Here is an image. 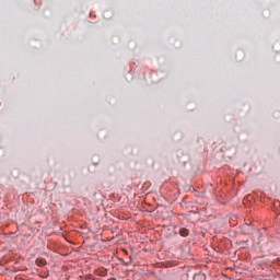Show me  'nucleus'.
<instances>
[{"label":"nucleus","instance_id":"1","mask_svg":"<svg viewBox=\"0 0 280 280\" xmlns=\"http://www.w3.org/2000/svg\"><path fill=\"white\" fill-rule=\"evenodd\" d=\"M36 264H37V266H45V264H47V261L45 260V258H37Z\"/></svg>","mask_w":280,"mask_h":280},{"label":"nucleus","instance_id":"2","mask_svg":"<svg viewBox=\"0 0 280 280\" xmlns=\"http://www.w3.org/2000/svg\"><path fill=\"white\" fill-rule=\"evenodd\" d=\"M179 233H180L182 237H187V235H189V230H187V229H182V230L179 231Z\"/></svg>","mask_w":280,"mask_h":280},{"label":"nucleus","instance_id":"3","mask_svg":"<svg viewBox=\"0 0 280 280\" xmlns=\"http://www.w3.org/2000/svg\"><path fill=\"white\" fill-rule=\"evenodd\" d=\"M194 280H205V277L203 276H195Z\"/></svg>","mask_w":280,"mask_h":280}]
</instances>
